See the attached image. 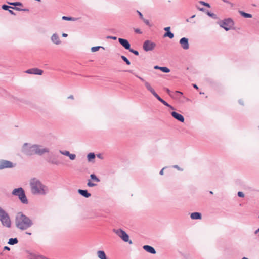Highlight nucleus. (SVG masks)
Returning a JSON list of instances; mask_svg holds the SVG:
<instances>
[{"instance_id":"50","label":"nucleus","mask_w":259,"mask_h":259,"mask_svg":"<svg viewBox=\"0 0 259 259\" xmlns=\"http://www.w3.org/2000/svg\"><path fill=\"white\" fill-rule=\"evenodd\" d=\"M108 38L112 39L113 40H116L117 37L116 36H109L107 37Z\"/></svg>"},{"instance_id":"17","label":"nucleus","mask_w":259,"mask_h":259,"mask_svg":"<svg viewBox=\"0 0 259 259\" xmlns=\"http://www.w3.org/2000/svg\"><path fill=\"white\" fill-rule=\"evenodd\" d=\"M171 116L176 119L178 120V121L184 122L185 119L183 116L175 111H172L171 113Z\"/></svg>"},{"instance_id":"48","label":"nucleus","mask_w":259,"mask_h":259,"mask_svg":"<svg viewBox=\"0 0 259 259\" xmlns=\"http://www.w3.org/2000/svg\"><path fill=\"white\" fill-rule=\"evenodd\" d=\"M166 168V167H163V168H162L161 169V170L159 172V174L160 175H163V174H164V169H165Z\"/></svg>"},{"instance_id":"45","label":"nucleus","mask_w":259,"mask_h":259,"mask_svg":"<svg viewBox=\"0 0 259 259\" xmlns=\"http://www.w3.org/2000/svg\"><path fill=\"white\" fill-rule=\"evenodd\" d=\"M238 196L239 197H243L244 196V193L242 192H238Z\"/></svg>"},{"instance_id":"4","label":"nucleus","mask_w":259,"mask_h":259,"mask_svg":"<svg viewBox=\"0 0 259 259\" xmlns=\"http://www.w3.org/2000/svg\"><path fill=\"white\" fill-rule=\"evenodd\" d=\"M0 221L2 224L7 228L11 227L10 218L7 212L0 207Z\"/></svg>"},{"instance_id":"2","label":"nucleus","mask_w":259,"mask_h":259,"mask_svg":"<svg viewBox=\"0 0 259 259\" xmlns=\"http://www.w3.org/2000/svg\"><path fill=\"white\" fill-rule=\"evenodd\" d=\"M15 224L17 228L21 230H25L31 227L33 223L27 216L20 212L17 213L15 218Z\"/></svg>"},{"instance_id":"52","label":"nucleus","mask_w":259,"mask_h":259,"mask_svg":"<svg viewBox=\"0 0 259 259\" xmlns=\"http://www.w3.org/2000/svg\"><path fill=\"white\" fill-rule=\"evenodd\" d=\"M138 13L139 14V15L140 18L141 19H143L144 18H143L142 14L140 12H139V11H138Z\"/></svg>"},{"instance_id":"58","label":"nucleus","mask_w":259,"mask_h":259,"mask_svg":"<svg viewBox=\"0 0 259 259\" xmlns=\"http://www.w3.org/2000/svg\"><path fill=\"white\" fill-rule=\"evenodd\" d=\"M166 92H167V93L169 95H170V90H169L168 89H167H167H166Z\"/></svg>"},{"instance_id":"26","label":"nucleus","mask_w":259,"mask_h":259,"mask_svg":"<svg viewBox=\"0 0 259 259\" xmlns=\"http://www.w3.org/2000/svg\"><path fill=\"white\" fill-rule=\"evenodd\" d=\"M164 37H168L169 38L172 39V38H174V35L171 31H169V32H166L164 33Z\"/></svg>"},{"instance_id":"39","label":"nucleus","mask_w":259,"mask_h":259,"mask_svg":"<svg viewBox=\"0 0 259 259\" xmlns=\"http://www.w3.org/2000/svg\"><path fill=\"white\" fill-rule=\"evenodd\" d=\"M129 51L131 53H133L134 54H135L136 56H138L139 54L138 51L135 50L131 48H130V49H129Z\"/></svg>"},{"instance_id":"3","label":"nucleus","mask_w":259,"mask_h":259,"mask_svg":"<svg viewBox=\"0 0 259 259\" xmlns=\"http://www.w3.org/2000/svg\"><path fill=\"white\" fill-rule=\"evenodd\" d=\"M12 194L18 196L21 202L23 204H28V201L26 196L24 189L21 188L14 189L12 191Z\"/></svg>"},{"instance_id":"19","label":"nucleus","mask_w":259,"mask_h":259,"mask_svg":"<svg viewBox=\"0 0 259 259\" xmlns=\"http://www.w3.org/2000/svg\"><path fill=\"white\" fill-rule=\"evenodd\" d=\"M78 192L80 195L85 198H89L91 196V194L88 192L87 190L78 189Z\"/></svg>"},{"instance_id":"51","label":"nucleus","mask_w":259,"mask_h":259,"mask_svg":"<svg viewBox=\"0 0 259 259\" xmlns=\"http://www.w3.org/2000/svg\"><path fill=\"white\" fill-rule=\"evenodd\" d=\"M9 12L12 15H16V14L15 12H14L13 11L11 10H8Z\"/></svg>"},{"instance_id":"57","label":"nucleus","mask_w":259,"mask_h":259,"mask_svg":"<svg viewBox=\"0 0 259 259\" xmlns=\"http://www.w3.org/2000/svg\"><path fill=\"white\" fill-rule=\"evenodd\" d=\"M62 35V36H63V37H67L68 34H66V33H63Z\"/></svg>"},{"instance_id":"22","label":"nucleus","mask_w":259,"mask_h":259,"mask_svg":"<svg viewBox=\"0 0 259 259\" xmlns=\"http://www.w3.org/2000/svg\"><path fill=\"white\" fill-rule=\"evenodd\" d=\"M18 242V240L17 238H11L9 239L8 243L11 245H14L16 244Z\"/></svg>"},{"instance_id":"11","label":"nucleus","mask_w":259,"mask_h":259,"mask_svg":"<svg viewBox=\"0 0 259 259\" xmlns=\"http://www.w3.org/2000/svg\"><path fill=\"white\" fill-rule=\"evenodd\" d=\"M156 44L154 42H153L150 40H147L143 43V48L144 51L148 52L153 50Z\"/></svg>"},{"instance_id":"10","label":"nucleus","mask_w":259,"mask_h":259,"mask_svg":"<svg viewBox=\"0 0 259 259\" xmlns=\"http://www.w3.org/2000/svg\"><path fill=\"white\" fill-rule=\"evenodd\" d=\"M15 165L16 164L11 161L0 159V170L7 168H12L15 167Z\"/></svg>"},{"instance_id":"23","label":"nucleus","mask_w":259,"mask_h":259,"mask_svg":"<svg viewBox=\"0 0 259 259\" xmlns=\"http://www.w3.org/2000/svg\"><path fill=\"white\" fill-rule=\"evenodd\" d=\"M239 13L240 14V15L244 17V18H251L252 16V15L250 14H249V13H245L243 11H239Z\"/></svg>"},{"instance_id":"30","label":"nucleus","mask_w":259,"mask_h":259,"mask_svg":"<svg viewBox=\"0 0 259 259\" xmlns=\"http://www.w3.org/2000/svg\"><path fill=\"white\" fill-rule=\"evenodd\" d=\"M161 103H162L163 105H164L165 106L169 107V108H170L172 110H174L175 109L172 106L169 105L167 102H166L163 99L162 100V101H161Z\"/></svg>"},{"instance_id":"16","label":"nucleus","mask_w":259,"mask_h":259,"mask_svg":"<svg viewBox=\"0 0 259 259\" xmlns=\"http://www.w3.org/2000/svg\"><path fill=\"white\" fill-rule=\"evenodd\" d=\"M118 41L125 49L128 50L130 49L131 45L127 39L119 38H118Z\"/></svg>"},{"instance_id":"44","label":"nucleus","mask_w":259,"mask_h":259,"mask_svg":"<svg viewBox=\"0 0 259 259\" xmlns=\"http://www.w3.org/2000/svg\"><path fill=\"white\" fill-rule=\"evenodd\" d=\"M174 168L178 169V170H180V171H182L183 170V169L180 168L178 165H173L172 166Z\"/></svg>"},{"instance_id":"5","label":"nucleus","mask_w":259,"mask_h":259,"mask_svg":"<svg viewBox=\"0 0 259 259\" xmlns=\"http://www.w3.org/2000/svg\"><path fill=\"white\" fill-rule=\"evenodd\" d=\"M35 144L29 143H24L21 149V152L26 155L32 156L35 155Z\"/></svg>"},{"instance_id":"43","label":"nucleus","mask_w":259,"mask_h":259,"mask_svg":"<svg viewBox=\"0 0 259 259\" xmlns=\"http://www.w3.org/2000/svg\"><path fill=\"white\" fill-rule=\"evenodd\" d=\"M134 31L135 33H138V34H141L142 33V32L141 31V30L139 28L134 29Z\"/></svg>"},{"instance_id":"37","label":"nucleus","mask_w":259,"mask_h":259,"mask_svg":"<svg viewBox=\"0 0 259 259\" xmlns=\"http://www.w3.org/2000/svg\"><path fill=\"white\" fill-rule=\"evenodd\" d=\"M59 152L63 155H65V156H69V154H70V152L68 151H61V150H60L59 151Z\"/></svg>"},{"instance_id":"9","label":"nucleus","mask_w":259,"mask_h":259,"mask_svg":"<svg viewBox=\"0 0 259 259\" xmlns=\"http://www.w3.org/2000/svg\"><path fill=\"white\" fill-rule=\"evenodd\" d=\"M127 71L133 73V74H134L136 77H137V78L140 79L142 82H143L147 90L149 91L152 94L155 92L154 90L152 88V87L151 86L150 84L148 82L146 81L144 79L138 76L135 73H134L132 70H129Z\"/></svg>"},{"instance_id":"28","label":"nucleus","mask_w":259,"mask_h":259,"mask_svg":"<svg viewBox=\"0 0 259 259\" xmlns=\"http://www.w3.org/2000/svg\"><path fill=\"white\" fill-rule=\"evenodd\" d=\"M97 185V184L92 182L91 180H88V183H87V186L88 187H93L96 186Z\"/></svg>"},{"instance_id":"59","label":"nucleus","mask_w":259,"mask_h":259,"mask_svg":"<svg viewBox=\"0 0 259 259\" xmlns=\"http://www.w3.org/2000/svg\"><path fill=\"white\" fill-rule=\"evenodd\" d=\"M193 86L194 88L196 89H198V87H197V85L196 84H193Z\"/></svg>"},{"instance_id":"15","label":"nucleus","mask_w":259,"mask_h":259,"mask_svg":"<svg viewBox=\"0 0 259 259\" xmlns=\"http://www.w3.org/2000/svg\"><path fill=\"white\" fill-rule=\"evenodd\" d=\"M51 40L54 44L59 45L61 44V41L60 39L59 36L56 33H53L51 37Z\"/></svg>"},{"instance_id":"47","label":"nucleus","mask_w":259,"mask_h":259,"mask_svg":"<svg viewBox=\"0 0 259 259\" xmlns=\"http://www.w3.org/2000/svg\"><path fill=\"white\" fill-rule=\"evenodd\" d=\"M142 20H143V21L144 22V23H145L146 25H150V23H149V20H147V19H144V18H143Z\"/></svg>"},{"instance_id":"53","label":"nucleus","mask_w":259,"mask_h":259,"mask_svg":"<svg viewBox=\"0 0 259 259\" xmlns=\"http://www.w3.org/2000/svg\"><path fill=\"white\" fill-rule=\"evenodd\" d=\"M198 9L200 11L204 12L205 11V9L204 8H198Z\"/></svg>"},{"instance_id":"13","label":"nucleus","mask_w":259,"mask_h":259,"mask_svg":"<svg viewBox=\"0 0 259 259\" xmlns=\"http://www.w3.org/2000/svg\"><path fill=\"white\" fill-rule=\"evenodd\" d=\"M180 44L181 47L184 50H188L189 48L188 39L186 37H183L180 40Z\"/></svg>"},{"instance_id":"46","label":"nucleus","mask_w":259,"mask_h":259,"mask_svg":"<svg viewBox=\"0 0 259 259\" xmlns=\"http://www.w3.org/2000/svg\"><path fill=\"white\" fill-rule=\"evenodd\" d=\"M175 94L176 95V96H177L178 95H183V93L181 91H176L175 92Z\"/></svg>"},{"instance_id":"7","label":"nucleus","mask_w":259,"mask_h":259,"mask_svg":"<svg viewBox=\"0 0 259 259\" xmlns=\"http://www.w3.org/2000/svg\"><path fill=\"white\" fill-rule=\"evenodd\" d=\"M113 232L118 235L120 238L122 239L125 242H128L129 244H132L133 243L132 240L129 239L128 235L121 229H114Z\"/></svg>"},{"instance_id":"33","label":"nucleus","mask_w":259,"mask_h":259,"mask_svg":"<svg viewBox=\"0 0 259 259\" xmlns=\"http://www.w3.org/2000/svg\"><path fill=\"white\" fill-rule=\"evenodd\" d=\"M100 48H103L104 49V48L103 47H101V46L93 47L91 48V51L92 52H96V51H98Z\"/></svg>"},{"instance_id":"54","label":"nucleus","mask_w":259,"mask_h":259,"mask_svg":"<svg viewBox=\"0 0 259 259\" xmlns=\"http://www.w3.org/2000/svg\"><path fill=\"white\" fill-rule=\"evenodd\" d=\"M97 157H98L99 158H100V159H103V156H102V154H97Z\"/></svg>"},{"instance_id":"32","label":"nucleus","mask_w":259,"mask_h":259,"mask_svg":"<svg viewBox=\"0 0 259 259\" xmlns=\"http://www.w3.org/2000/svg\"><path fill=\"white\" fill-rule=\"evenodd\" d=\"M207 14L208 16H209V17H211V18H213V19H217L218 18V17L217 16L216 14L213 13H211L210 12H209V11H207Z\"/></svg>"},{"instance_id":"64","label":"nucleus","mask_w":259,"mask_h":259,"mask_svg":"<svg viewBox=\"0 0 259 259\" xmlns=\"http://www.w3.org/2000/svg\"><path fill=\"white\" fill-rule=\"evenodd\" d=\"M242 259H248V258L247 257H243Z\"/></svg>"},{"instance_id":"1","label":"nucleus","mask_w":259,"mask_h":259,"mask_svg":"<svg viewBox=\"0 0 259 259\" xmlns=\"http://www.w3.org/2000/svg\"><path fill=\"white\" fill-rule=\"evenodd\" d=\"M30 187L31 192L33 195H45L49 192L48 187L44 185L40 180L36 178L30 180Z\"/></svg>"},{"instance_id":"35","label":"nucleus","mask_w":259,"mask_h":259,"mask_svg":"<svg viewBox=\"0 0 259 259\" xmlns=\"http://www.w3.org/2000/svg\"><path fill=\"white\" fill-rule=\"evenodd\" d=\"M152 95L160 102L162 101V99L155 92Z\"/></svg>"},{"instance_id":"6","label":"nucleus","mask_w":259,"mask_h":259,"mask_svg":"<svg viewBox=\"0 0 259 259\" xmlns=\"http://www.w3.org/2000/svg\"><path fill=\"white\" fill-rule=\"evenodd\" d=\"M219 26L224 28L226 31H229L232 29L234 25V22L231 18L225 19L217 22Z\"/></svg>"},{"instance_id":"8","label":"nucleus","mask_w":259,"mask_h":259,"mask_svg":"<svg viewBox=\"0 0 259 259\" xmlns=\"http://www.w3.org/2000/svg\"><path fill=\"white\" fill-rule=\"evenodd\" d=\"M35 154L42 156L50 152V149L42 145L35 144Z\"/></svg>"},{"instance_id":"24","label":"nucleus","mask_w":259,"mask_h":259,"mask_svg":"<svg viewBox=\"0 0 259 259\" xmlns=\"http://www.w3.org/2000/svg\"><path fill=\"white\" fill-rule=\"evenodd\" d=\"M95 158V154L94 153H90L87 155V158L89 162L92 161L93 160H94Z\"/></svg>"},{"instance_id":"49","label":"nucleus","mask_w":259,"mask_h":259,"mask_svg":"<svg viewBox=\"0 0 259 259\" xmlns=\"http://www.w3.org/2000/svg\"><path fill=\"white\" fill-rule=\"evenodd\" d=\"M164 30L166 32L170 31V27H166L164 28Z\"/></svg>"},{"instance_id":"14","label":"nucleus","mask_w":259,"mask_h":259,"mask_svg":"<svg viewBox=\"0 0 259 259\" xmlns=\"http://www.w3.org/2000/svg\"><path fill=\"white\" fill-rule=\"evenodd\" d=\"M25 72L31 74L41 75L43 73V71L38 68H34L28 69L25 71Z\"/></svg>"},{"instance_id":"61","label":"nucleus","mask_w":259,"mask_h":259,"mask_svg":"<svg viewBox=\"0 0 259 259\" xmlns=\"http://www.w3.org/2000/svg\"><path fill=\"white\" fill-rule=\"evenodd\" d=\"M68 98L69 99H73L74 98H73V95H70L68 97Z\"/></svg>"},{"instance_id":"34","label":"nucleus","mask_w":259,"mask_h":259,"mask_svg":"<svg viewBox=\"0 0 259 259\" xmlns=\"http://www.w3.org/2000/svg\"><path fill=\"white\" fill-rule=\"evenodd\" d=\"M121 58L126 63L127 65H130L131 62L130 60L125 56H121Z\"/></svg>"},{"instance_id":"60","label":"nucleus","mask_w":259,"mask_h":259,"mask_svg":"<svg viewBox=\"0 0 259 259\" xmlns=\"http://www.w3.org/2000/svg\"><path fill=\"white\" fill-rule=\"evenodd\" d=\"M239 103L240 104H241L242 105H243V102L241 100H239Z\"/></svg>"},{"instance_id":"55","label":"nucleus","mask_w":259,"mask_h":259,"mask_svg":"<svg viewBox=\"0 0 259 259\" xmlns=\"http://www.w3.org/2000/svg\"><path fill=\"white\" fill-rule=\"evenodd\" d=\"M160 68H161V67L158 66H157V65L155 66L154 67V69H159L160 70Z\"/></svg>"},{"instance_id":"21","label":"nucleus","mask_w":259,"mask_h":259,"mask_svg":"<svg viewBox=\"0 0 259 259\" xmlns=\"http://www.w3.org/2000/svg\"><path fill=\"white\" fill-rule=\"evenodd\" d=\"M97 256L100 259H108L106 253L103 250H99L97 252Z\"/></svg>"},{"instance_id":"56","label":"nucleus","mask_w":259,"mask_h":259,"mask_svg":"<svg viewBox=\"0 0 259 259\" xmlns=\"http://www.w3.org/2000/svg\"><path fill=\"white\" fill-rule=\"evenodd\" d=\"M4 249L6 250H10V247H8V246H5L4 248Z\"/></svg>"},{"instance_id":"29","label":"nucleus","mask_w":259,"mask_h":259,"mask_svg":"<svg viewBox=\"0 0 259 259\" xmlns=\"http://www.w3.org/2000/svg\"><path fill=\"white\" fill-rule=\"evenodd\" d=\"M62 19L64 20H66V21H74L75 20V18L74 17H67V16H63L62 17Z\"/></svg>"},{"instance_id":"12","label":"nucleus","mask_w":259,"mask_h":259,"mask_svg":"<svg viewBox=\"0 0 259 259\" xmlns=\"http://www.w3.org/2000/svg\"><path fill=\"white\" fill-rule=\"evenodd\" d=\"M47 161L50 164L59 165L61 164V162L57 159V156H49L47 158Z\"/></svg>"},{"instance_id":"36","label":"nucleus","mask_w":259,"mask_h":259,"mask_svg":"<svg viewBox=\"0 0 259 259\" xmlns=\"http://www.w3.org/2000/svg\"><path fill=\"white\" fill-rule=\"evenodd\" d=\"M13 7L9 6L7 5H3L2 6V8L4 10H9L10 8H12L13 9Z\"/></svg>"},{"instance_id":"62","label":"nucleus","mask_w":259,"mask_h":259,"mask_svg":"<svg viewBox=\"0 0 259 259\" xmlns=\"http://www.w3.org/2000/svg\"><path fill=\"white\" fill-rule=\"evenodd\" d=\"M26 234H28V235H31V233L27 232H26Z\"/></svg>"},{"instance_id":"63","label":"nucleus","mask_w":259,"mask_h":259,"mask_svg":"<svg viewBox=\"0 0 259 259\" xmlns=\"http://www.w3.org/2000/svg\"><path fill=\"white\" fill-rule=\"evenodd\" d=\"M195 17V15H192L190 18H194Z\"/></svg>"},{"instance_id":"18","label":"nucleus","mask_w":259,"mask_h":259,"mask_svg":"<svg viewBox=\"0 0 259 259\" xmlns=\"http://www.w3.org/2000/svg\"><path fill=\"white\" fill-rule=\"evenodd\" d=\"M143 248L147 252L154 254L156 253L155 249L151 246L146 245L143 246Z\"/></svg>"},{"instance_id":"20","label":"nucleus","mask_w":259,"mask_h":259,"mask_svg":"<svg viewBox=\"0 0 259 259\" xmlns=\"http://www.w3.org/2000/svg\"><path fill=\"white\" fill-rule=\"evenodd\" d=\"M190 217L193 220H200L202 218V215L200 212H195L191 214Z\"/></svg>"},{"instance_id":"40","label":"nucleus","mask_w":259,"mask_h":259,"mask_svg":"<svg viewBox=\"0 0 259 259\" xmlns=\"http://www.w3.org/2000/svg\"><path fill=\"white\" fill-rule=\"evenodd\" d=\"M68 157H69L70 160H73L76 158V155L75 154L70 153V154H69Z\"/></svg>"},{"instance_id":"27","label":"nucleus","mask_w":259,"mask_h":259,"mask_svg":"<svg viewBox=\"0 0 259 259\" xmlns=\"http://www.w3.org/2000/svg\"><path fill=\"white\" fill-rule=\"evenodd\" d=\"M8 4L14 6V7H16V6H22V4L21 2H7Z\"/></svg>"},{"instance_id":"31","label":"nucleus","mask_w":259,"mask_h":259,"mask_svg":"<svg viewBox=\"0 0 259 259\" xmlns=\"http://www.w3.org/2000/svg\"><path fill=\"white\" fill-rule=\"evenodd\" d=\"M160 70L164 73H169L170 72V69L166 67H161Z\"/></svg>"},{"instance_id":"38","label":"nucleus","mask_w":259,"mask_h":259,"mask_svg":"<svg viewBox=\"0 0 259 259\" xmlns=\"http://www.w3.org/2000/svg\"><path fill=\"white\" fill-rule=\"evenodd\" d=\"M199 3L204 6H206L208 8H210V5L209 3H207L206 2H205L204 1H200Z\"/></svg>"},{"instance_id":"25","label":"nucleus","mask_w":259,"mask_h":259,"mask_svg":"<svg viewBox=\"0 0 259 259\" xmlns=\"http://www.w3.org/2000/svg\"><path fill=\"white\" fill-rule=\"evenodd\" d=\"M91 179L96 182H100V180L96 176V175L93 174L90 175Z\"/></svg>"},{"instance_id":"41","label":"nucleus","mask_w":259,"mask_h":259,"mask_svg":"<svg viewBox=\"0 0 259 259\" xmlns=\"http://www.w3.org/2000/svg\"><path fill=\"white\" fill-rule=\"evenodd\" d=\"M13 9L16 10L17 11H28V9H21V8H18V7H14V8H13Z\"/></svg>"},{"instance_id":"42","label":"nucleus","mask_w":259,"mask_h":259,"mask_svg":"<svg viewBox=\"0 0 259 259\" xmlns=\"http://www.w3.org/2000/svg\"><path fill=\"white\" fill-rule=\"evenodd\" d=\"M254 235L259 238V228L254 231Z\"/></svg>"}]
</instances>
